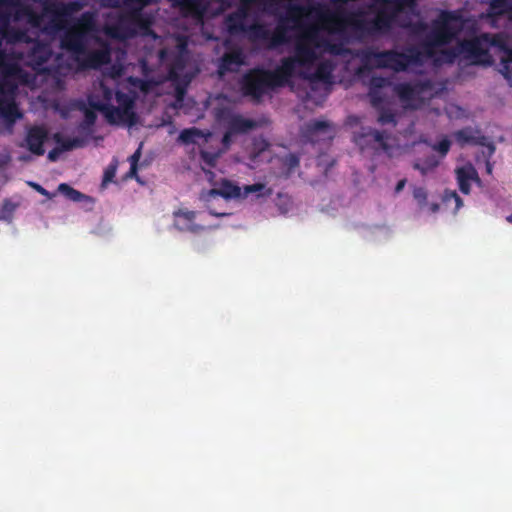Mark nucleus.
<instances>
[{
    "instance_id": "f704fd0d",
    "label": "nucleus",
    "mask_w": 512,
    "mask_h": 512,
    "mask_svg": "<svg viewBox=\"0 0 512 512\" xmlns=\"http://www.w3.org/2000/svg\"><path fill=\"white\" fill-rule=\"evenodd\" d=\"M511 7V0H489L488 15L499 17L504 10Z\"/></svg>"
},
{
    "instance_id": "79ce46f5",
    "label": "nucleus",
    "mask_w": 512,
    "mask_h": 512,
    "mask_svg": "<svg viewBox=\"0 0 512 512\" xmlns=\"http://www.w3.org/2000/svg\"><path fill=\"white\" fill-rule=\"evenodd\" d=\"M388 78L381 76H373L370 78V89L368 91H380L382 88L389 86Z\"/></svg>"
},
{
    "instance_id": "13d9d810",
    "label": "nucleus",
    "mask_w": 512,
    "mask_h": 512,
    "mask_svg": "<svg viewBox=\"0 0 512 512\" xmlns=\"http://www.w3.org/2000/svg\"><path fill=\"white\" fill-rule=\"evenodd\" d=\"M237 133L235 132H227L225 131L224 133V137H222V144L225 145V147H228L229 143H231V137L233 135H236Z\"/></svg>"
},
{
    "instance_id": "4be33fe9",
    "label": "nucleus",
    "mask_w": 512,
    "mask_h": 512,
    "mask_svg": "<svg viewBox=\"0 0 512 512\" xmlns=\"http://www.w3.org/2000/svg\"><path fill=\"white\" fill-rule=\"evenodd\" d=\"M244 64V55L241 49H235L230 52L224 53V56L220 57L219 60V72L220 76H224L227 73H234Z\"/></svg>"
},
{
    "instance_id": "cd10ccee",
    "label": "nucleus",
    "mask_w": 512,
    "mask_h": 512,
    "mask_svg": "<svg viewBox=\"0 0 512 512\" xmlns=\"http://www.w3.org/2000/svg\"><path fill=\"white\" fill-rule=\"evenodd\" d=\"M175 215V226H177L178 230H186V231H194V225L192 222L194 221L195 213L194 211H182L179 210L174 213Z\"/></svg>"
},
{
    "instance_id": "f257e3e1",
    "label": "nucleus",
    "mask_w": 512,
    "mask_h": 512,
    "mask_svg": "<svg viewBox=\"0 0 512 512\" xmlns=\"http://www.w3.org/2000/svg\"><path fill=\"white\" fill-rule=\"evenodd\" d=\"M402 12L378 7L375 17L367 19L363 10L347 12L343 9L331 10L321 4L312 6L294 3L288 5V20L299 24L301 19L314 15L328 34L344 35L345 30L350 29L357 38H364L387 34L392 29L395 18Z\"/></svg>"
},
{
    "instance_id": "bb28decb",
    "label": "nucleus",
    "mask_w": 512,
    "mask_h": 512,
    "mask_svg": "<svg viewBox=\"0 0 512 512\" xmlns=\"http://www.w3.org/2000/svg\"><path fill=\"white\" fill-rule=\"evenodd\" d=\"M439 166V159L432 153L425 155L424 158H417L412 164V168L418 170L422 176L428 172L433 171Z\"/></svg>"
},
{
    "instance_id": "a878e982",
    "label": "nucleus",
    "mask_w": 512,
    "mask_h": 512,
    "mask_svg": "<svg viewBox=\"0 0 512 512\" xmlns=\"http://www.w3.org/2000/svg\"><path fill=\"white\" fill-rule=\"evenodd\" d=\"M257 127V123L251 119L236 114L227 123V132L243 134Z\"/></svg>"
},
{
    "instance_id": "864d4df0",
    "label": "nucleus",
    "mask_w": 512,
    "mask_h": 512,
    "mask_svg": "<svg viewBox=\"0 0 512 512\" xmlns=\"http://www.w3.org/2000/svg\"><path fill=\"white\" fill-rule=\"evenodd\" d=\"M286 165H288V167L291 169L299 166V157H297L295 154H290V156L286 157Z\"/></svg>"
},
{
    "instance_id": "a18cd8bd",
    "label": "nucleus",
    "mask_w": 512,
    "mask_h": 512,
    "mask_svg": "<svg viewBox=\"0 0 512 512\" xmlns=\"http://www.w3.org/2000/svg\"><path fill=\"white\" fill-rule=\"evenodd\" d=\"M368 99H370V104H372L373 108L387 107L382 104L384 99L379 90H368Z\"/></svg>"
},
{
    "instance_id": "a211bd4d",
    "label": "nucleus",
    "mask_w": 512,
    "mask_h": 512,
    "mask_svg": "<svg viewBox=\"0 0 512 512\" xmlns=\"http://www.w3.org/2000/svg\"><path fill=\"white\" fill-rule=\"evenodd\" d=\"M172 3L183 16L192 17L196 21L204 19L208 7V0H172Z\"/></svg>"
},
{
    "instance_id": "6ab92c4d",
    "label": "nucleus",
    "mask_w": 512,
    "mask_h": 512,
    "mask_svg": "<svg viewBox=\"0 0 512 512\" xmlns=\"http://www.w3.org/2000/svg\"><path fill=\"white\" fill-rule=\"evenodd\" d=\"M150 4H152V0H108V7L114 9L125 8L127 10L125 16L133 22L141 21L142 9Z\"/></svg>"
},
{
    "instance_id": "1a4fd4ad",
    "label": "nucleus",
    "mask_w": 512,
    "mask_h": 512,
    "mask_svg": "<svg viewBox=\"0 0 512 512\" xmlns=\"http://www.w3.org/2000/svg\"><path fill=\"white\" fill-rule=\"evenodd\" d=\"M270 193V189L265 188V185L262 183H254L241 188L228 180H224L219 188H212L204 195V201L211 202L219 197L224 199H245L252 194H256V197L270 196Z\"/></svg>"
},
{
    "instance_id": "37998d69",
    "label": "nucleus",
    "mask_w": 512,
    "mask_h": 512,
    "mask_svg": "<svg viewBox=\"0 0 512 512\" xmlns=\"http://www.w3.org/2000/svg\"><path fill=\"white\" fill-rule=\"evenodd\" d=\"M269 147L270 143L264 138H257L252 141V152H254V157H258L261 153L268 150Z\"/></svg>"
},
{
    "instance_id": "b1692460",
    "label": "nucleus",
    "mask_w": 512,
    "mask_h": 512,
    "mask_svg": "<svg viewBox=\"0 0 512 512\" xmlns=\"http://www.w3.org/2000/svg\"><path fill=\"white\" fill-rule=\"evenodd\" d=\"M331 138V124L326 120H311L304 126V137L315 142L318 136Z\"/></svg>"
},
{
    "instance_id": "2f4dec72",
    "label": "nucleus",
    "mask_w": 512,
    "mask_h": 512,
    "mask_svg": "<svg viewBox=\"0 0 512 512\" xmlns=\"http://www.w3.org/2000/svg\"><path fill=\"white\" fill-rule=\"evenodd\" d=\"M184 68H186V57L182 53H178L177 56L172 59V62H170V81H178L179 76H181V73H183Z\"/></svg>"
},
{
    "instance_id": "2eb2a0df",
    "label": "nucleus",
    "mask_w": 512,
    "mask_h": 512,
    "mask_svg": "<svg viewBox=\"0 0 512 512\" xmlns=\"http://www.w3.org/2000/svg\"><path fill=\"white\" fill-rule=\"evenodd\" d=\"M83 6V3L78 0L68 3L46 0L45 3H43V13L52 16L54 19H61L81 11Z\"/></svg>"
},
{
    "instance_id": "7c9ffc66",
    "label": "nucleus",
    "mask_w": 512,
    "mask_h": 512,
    "mask_svg": "<svg viewBox=\"0 0 512 512\" xmlns=\"http://www.w3.org/2000/svg\"><path fill=\"white\" fill-rule=\"evenodd\" d=\"M58 192L62 196L66 197L67 200L73 202L89 201L91 199L89 196L82 194L66 183H61L58 185Z\"/></svg>"
},
{
    "instance_id": "423d86ee",
    "label": "nucleus",
    "mask_w": 512,
    "mask_h": 512,
    "mask_svg": "<svg viewBox=\"0 0 512 512\" xmlns=\"http://www.w3.org/2000/svg\"><path fill=\"white\" fill-rule=\"evenodd\" d=\"M301 20H303V18ZM291 23L301 30V33H299L298 36H296V40H294V54L284 57L282 60H291L301 67H309L313 65L318 58L316 54V50L318 49L324 48L332 53H339V45L332 44L327 39L320 36L316 26H304L302 21H299V23L291 21Z\"/></svg>"
},
{
    "instance_id": "5fc2aeb1",
    "label": "nucleus",
    "mask_w": 512,
    "mask_h": 512,
    "mask_svg": "<svg viewBox=\"0 0 512 512\" xmlns=\"http://www.w3.org/2000/svg\"><path fill=\"white\" fill-rule=\"evenodd\" d=\"M30 186H32L35 191H37L38 194H41L42 196H46L48 198H51L52 195L45 189L43 186L37 184V183H30Z\"/></svg>"
},
{
    "instance_id": "8fccbe9b",
    "label": "nucleus",
    "mask_w": 512,
    "mask_h": 512,
    "mask_svg": "<svg viewBox=\"0 0 512 512\" xmlns=\"http://www.w3.org/2000/svg\"><path fill=\"white\" fill-rule=\"evenodd\" d=\"M312 76L317 80L326 81L329 78V69L324 64H320V66L315 69L314 75Z\"/></svg>"
},
{
    "instance_id": "dca6fc26",
    "label": "nucleus",
    "mask_w": 512,
    "mask_h": 512,
    "mask_svg": "<svg viewBox=\"0 0 512 512\" xmlns=\"http://www.w3.org/2000/svg\"><path fill=\"white\" fill-rule=\"evenodd\" d=\"M0 36L8 43H29L25 30L10 25L9 14L0 10Z\"/></svg>"
},
{
    "instance_id": "f8f14e48",
    "label": "nucleus",
    "mask_w": 512,
    "mask_h": 512,
    "mask_svg": "<svg viewBox=\"0 0 512 512\" xmlns=\"http://www.w3.org/2000/svg\"><path fill=\"white\" fill-rule=\"evenodd\" d=\"M462 57L474 65L489 66L492 64V56L479 38L467 39L459 43L456 48Z\"/></svg>"
},
{
    "instance_id": "603ef678",
    "label": "nucleus",
    "mask_w": 512,
    "mask_h": 512,
    "mask_svg": "<svg viewBox=\"0 0 512 512\" xmlns=\"http://www.w3.org/2000/svg\"><path fill=\"white\" fill-rule=\"evenodd\" d=\"M414 199L418 204L424 205L426 203V190L423 187H415Z\"/></svg>"
},
{
    "instance_id": "49530a36",
    "label": "nucleus",
    "mask_w": 512,
    "mask_h": 512,
    "mask_svg": "<svg viewBox=\"0 0 512 512\" xmlns=\"http://www.w3.org/2000/svg\"><path fill=\"white\" fill-rule=\"evenodd\" d=\"M44 16H47V15L44 13L35 12V13H31L29 15L24 16V19H25V21H27V23L32 25V27L38 28L41 25V23L43 22Z\"/></svg>"
},
{
    "instance_id": "c03bdc74",
    "label": "nucleus",
    "mask_w": 512,
    "mask_h": 512,
    "mask_svg": "<svg viewBox=\"0 0 512 512\" xmlns=\"http://www.w3.org/2000/svg\"><path fill=\"white\" fill-rule=\"evenodd\" d=\"M431 150L439 153V156L444 158L450 150V141L447 138H443L441 141L431 145Z\"/></svg>"
},
{
    "instance_id": "bf43d9fd",
    "label": "nucleus",
    "mask_w": 512,
    "mask_h": 512,
    "mask_svg": "<svg viewBox=\"0 0 512 512\" xmlns=\"http://www.w3.org/2000/svg\"><path fill=\"white\" fill-rule=\"evenodd\" d=\"M407 183V180L401 179L399 180L398 184H396V188H394V192L400 193L402 189L405 187V184Z\"/></svg>"
},
{
    "instance_id": "393cba45",
    "label": "nucleus",
    "mask_w": 512,
    "mask_h": 512,
    "mask_svg": "<svg viewBox=\"0 0 512 512\" xmlns=\"http://www.w3.org/2000/svg\"><path fill=\"white\" fill-rule=\"evenodd\" d=\"M51 57V51L46 44L35 41L33 47L29 52V66L33 69H39L49 60Z\"/></svg>"
},
{
    "instance_id": "f3484780",
    "label": "nucleus",
    "mask_w": 512,
    "mask_h": 512,
    "mask_svg": "<svg viewBox=\"0 0 512 512\" xmlns=\"http://www.w3.org/2000/svg\"><path fill=\"white\" fill-rule=\"evenodd\" d=\"M491 44L501 50V62H499V73L504 76L505 80L511 83L512 79V42L508 43L501 37L492 39Z\"/></svg>"
},
{
    "instance_id": "338daca9",
    "label": "nucleus",
    "mask_w": 512,
    "mask_h": 512,
    "mask_svg": "<svg viewBox=\"0 0 512 512\" xmlns=\"http://www.w3.org/2000/svg\"><path fill=\"white\" fill-rule=\"evenodd\" d=\"M438 209H439V205L438 204L431 205V211L436 212Z\"/></svg>"
},
{
    "instance_id": "4468645a",
    "label": "nucleus",
    "mask_w": 512,
    "mask_h": 512,
    "mask_svg": "<svg viewBox=\"0 0 512 512\" xmlns=\"http://www.w3.org/2000/svg\"><path fill=\"white\" fill-rule=\"evenodd\" d=\"M74 58L80 68L98 70L110 63V47L104 43L101 48L93 51L87 50L79 56L74 55Z\"/></svg>"
},
{
    "instance_id": "7ed1b4c3",
    "label": "nucleus",
    "mask_w": 512,
    "mask_h": 512,
    "mask_svg": "<svg viewBox=\"0 0 512 512\" xmlns=\"http://www.w3.org/2000/svg\"><path fill=\"white\" fill-rule=\"evenodd\" d=\"M302 67L291 59L280 60V66L274 70L259 67L248 70L241 77L240 86L244 96L258 102L269 91L285 86L294 76L296 68Z\"/></svg>"
},
{
    "instance_id": "5701e85b",
    "label": "nucleus",
    "mask_w": 512,
    "mask_h": 512,
    "mask_svg": "<svg viewBox=\"0 0 512 512\" xmlns=\"http://www.w3.org/2000/svg\"><path fill=\"white\" fill-rule=\"evenodd\" d=\"M456 179L457 184H459L460 193L462 194H469V184L472 182L479 183L476 168H474L471 163L456 168Z\"/></svg>"
},
{
    "instance_id": "6e6552de",
    "label": "nucleus",
    "mask_w": 512,
    "mask_h": 512,
    "mask_svg": "<svg viewBox=\"0 0 512 512\" xmlns=\"http://www.w3.org/2000/svg\"><path fill=\"white\" fill-rule=\"evenodd\" d=\"M390 134L386 131H379L372 127L364 126L354 134V143L359 147L360 152L368 153L373 158L385 156L392 159L399 147L389 142Z\"/></svg>"
},
{
    "instance_id": "69168bd1",
    "label": "nucleus",
    "mask_w": 512,
    "mask_h": 512,
    "mask_svg": "<svg viewBox=\"0 0 512 512\" xmlns=\"http://www.w3.org/2000/svg\"><path fill=\"white\" fill-rule=\"evenodd\" d=\"M486 173H492V164H490L489 160H486Z\"/></svg>"
},
{
    "instance_id": "c85d7f7f",
    "label": "nucleus",
    "mask_w": 512,
    "mask_h": 512,
    "mask_svg": "<svg viewBox=\"0 0 512 512\" xmlns=\"http://www.w3.org/2000/svg\"><path fill=\"white\" fill-rule=\"evenodd\" d=\"M115 98V92L112 90V88L105 85L103 82L100 83V88H98V91L95 93H92L88 95L87 101L90 102L91 100L98 101L100 103H112V99Z\"/></svg>"
},
{
    "instance_id": "680f3d73",
    "label": "nucleus",
    "mask_w": 512,
    "mask_h": 512,
    "mask_svg": "<svg viewBox=\"0 0 512 512\" xmlns=\"http://www.w3.org/2000/svg\"><path fill=\"white\" fill-rule=\"evenodd\" d=\"M501 16H506L507 19H509V21L512 22V7L504 10V12H502Z\"/></svg>"
},
{
    "instance_id": "39448f33",
    "label": "nucleus",
    "mask_w": 512,
    "mask_h": 512,
    "mask_svg": "<svg viewBox=\"0 0 512 512\" xmlns=\"http://www.w3.org/2000/svg\"><path fill=\"white\" fill-rule=\"evenodd\" d=\"M467 21L461 9L441 10L438 17L431 21L430 33L426 34L423 41L426 57L431 58L435 48L445 47L456 40Z\"/></svg>"
},
{
    "instance_id": "c9c22d12",
    "label": "nucleus",
    "mask_w": 512,
    "mask_h": 512,
    "mask_svg": "<svg viewBox=\"0 0 512 512\" xmlns=\"http://www.w3.org/2000/svg\"><path fill=\"white\" fill-rule=\"evenodd\" d=\"M54 142L59 145L58 149L62 151H71L81 146L78 138H63L60 134H54Z\"/></svg>"
},
{
    "instance_id": "4c0bfd02",
    "label": "nucleus",
    "mask_w": 512,
    "mask_h": 512,
    "mask_svg": "<svg viewBox=\"0 0 512 512\" xmlns=\"http://www.w3.org/2000/svg\"><path fill=\"white\" fill-rule=\"evenodd\" d=\"M18 207V203H15L9 199L3 200V205H1V220H10L12 219V215Z\"/></svg>"
},
{
    "instance_id": "4d7b16f0",
    "label": "nucleus",
    "mask_w": 512,
    "mask_h": 512,
    "mask_svg": "<svg viewBox=\"0 0 512 512\" xmlns=\"http://www.w3.org/2000/svg\"><path fill=\"white\" fill-rule=\"evenodd\" d=\"M62 151L63 150L58 149L57 147L51 149L50 152H48V160L56 161L57 158L59 157L60 152H62Z\"/></svg>"
},
{
    "instance_id": "e433bc0d",
    "label": "nucleus",
    "mask_w": 512,
    "mask_h": 512,
    "mask_svg": "<svg viewBox=\"0 0 512 512\" xmlns=\"http://www.w3.org/2000/svg\"><path fill=\"white\" fill-rule=\"evenodd\" d=\"M201 136L202 132L197 128L183 129V131L178 134V142L184 145L194 144L195 140Z\"/></svg>"
},
{
    "instance_id": "de8ad7c7",
    "label": "nucleus",
    "mask_w": 512,
    "mask_h": 512,
    "mask_svg": "<svg viewBox=\"0 0 512 512\" xmlns=\"http://www.w3.org/2000/svg\"><path fill=\"white\" fill-rule=\"evenodd\" d=\"M96 110L92 108H85L83 109V122H85V125L88 127L94 125L96 122Z\"/></svg>"
},
{
    "instance_id": "9d476101",
    "label": "nucleus",
    "mask_w": 512,
    "mask_h": 512,
    "mask_svg": "<svg viewBox=\"0 0 512 512\" xmlns=\"http://www.w3.org/2000/svg\"><path fill=\"white\" fill-rule=\"evenodd\" d=\"M86 15H83L82 22L72 26L62 34L61 48L72 55H81L88 46V29L91 27L89 22L83 21Z\"/></svg>"
},
{
    "instance_id": "473e14b6",
    "label": "nucleus",
    "mask_w": 512,
    "mask_h": 512,
    "mask_svg": "<svg viewBox=\"0 0 512 512\" xmlns=\"http://www.w3.org/2000/svg\"><path fill=\"white\" fill-rule=\"evenodd\" d=\"M380 7H388V9H396V11H405L406 9H414L416 0H378Z\"/></svg>"
},
{
    "instance_id": "3c124183",
    "label": "nucleus",
    "mask_w": 512,
    "mask_h": 512,
    "mask_svg": "<svg viewBox=\"0 0 512 512\" xmlns=\"http://www.w3.org/2000/svg\"><path fill=\"white\" fill-rule=\"evenodd\" d=\"M201 160H203L207 166L213 167L215 166V161H217V155L203 150L201 151Z\"/></svg>"
},
{
    "instance_id": "774afa93",
    "label": "nucleus",
    "mask_w": 512,
    "mask_h": 512,
    "mask_svg": "<svg viewBox=\"0 0 512 512\" xmlns=\"http://www.w3.org/2000/svg\"><path fill=\"white\" fill-rule=\"evenodd\" d=\"M507 222L512 224V213L509 216H507Z\"/></svg>"
},
{
    "instance_id": "ea45409f",
    "label": "nucleus",
    "mask_w": 512,
    "mask_h": 512,
    "mask_svg": "<svg viewBox=\"0 0 512 512\" xmlns=\"http://www.w3.org/2000/svg\"><path fill=\"white\" fill-rule=\"evenodd\" d=\"M457 49H445L439 52V56L435 58L436 63H453L455 58L459 56Z\"/></svg>"
},
{
    "instance_id": "58836bf2",
    "label": "nucleus",
    "mask_w": 512,
    "mask_h": 512,
    "mask_svg": "<svg viewBox=\"0 0 512 512\" xmlns=\"http://www.w3.org/2000/svg\"><path fill=\"white\" fill-rule=\"evenodd\" d=\"M114 99H116L117 104H119V106H116L117 108L133 109L134 100L127 93L117 90L116 98Z\"/></svg>"
},
{
    "instance_id": "a19ab883",
    "label": "nucleus",
    "mask_w": 512,
    "mask_h": 512,
    "mask_svg": "<svg viewBox=\"0 0 512 512\" xmlns=\"http://www.w3.org/2000/svg\"><path fill=\"white\" fill-rule=\"evenodd\" d=\"M443 200L447 204L454 202V211L456 212L463 206V201L455 191L446 190V192H444Z\"/></svg>"
},
{
    "instance_id": "c756f323",
    "label": "nucleus",
    "mask_w": 512,
    "mask_h": 512,
    "mask_svg": "<svg viewBox=\"0 0 512 512\" xmlns=\"http://www.w3.org/2000/svg\"><path fill=\"white\" fill-rule=\"evenodd\" d=\"M377 109V124L385 127H395L397 125V115L389 107H380Z\"/></svg>"
},
{
    "instance_id": "9b49d317",
    "label": "nucleus",
    "mask_w": 512,
    "mask_h": 512,
    "mask_svg": "<svg viewBox=\"0 0 512 512\" xmlns=\"http://www.w3.org/2000/svg\"><path fill=\"white\" fill-rule=\"evenodd\" d=\"M88 107L103 114L108 124H127L130 127L136 124V113L133 108H116L112 104L100 103L95 100H91Z\"/></svg>"
},
{
    "instance_id": "ddd939ff",
    "label": "nucleus",
    "mask_w": 512,
    "mask_h": 512,
    "mask_svg": "<svg viewBox=\"0 0 512 512\" xmlns=\"http://www.w3.org/2000/svg\"><path fill=\"white\" fill-rule=\"evenodd\" d=\"M452 137L460 147L472 145L486 148V158L488 159L495 152V146L482 134L481 129L465 126L463 129L452 132Z\"/></svg>"
},
{
    "instance_id": "0eeeda50",
    "label": "nucleus",
    "mask_w": 512,
    "mask_h": 512,
    "mask_svg": "<svg viewBox=\"0 0 512 512\" xmlns=\"http://www.w3.org/2000/svg\"><path fill=\"white\" fill-rule=\"evenodd\" d=\"M362 62L376 69H388L396 73L405 72L412 65L421 64V51L415 47H409L405 52L395 49L386 51H374L366 49L362 51Z\"/></svg>"
},
{
    "instance_id": "20e7f679",
    "label": "nucleus",
    "mask_w": 512,
    "mask_h": 512,
    "mask_svg": "<svg viewBox=\"0 0 512 512\" xmlns=\"http://www.w3.org/2000/svg\"><path fill=\"white\" fill-rule=\"evenodd\" d=\"M247 8H241L239 12L228 15V32L232 34H243L252 44L261 45L265 49L275 50L289 41L287 31L289 29L284 25V21H290L285 18L280 19L274 31H270L266 24L257 21L247 25L244 23L245 11Z\"/></svg>"
},
{
    "instance_id": "09e8293b",
    "label": "nucleus",
    "mask_w": 512,
    "mask_h": 512,
    "mask_svg": "<svg viewBox=\"0 0 512 512\" xmlns=\"http://www.w3.org/2000/svg\"><path fill=\"white\" fill-rule=\"evenodd\" d=\"M139 158H141V147H138V149L133 152L132 156H130V171H128V175H136L137 161H139Z\"/></svg>"
},
{
    "instance_id": "6e6d98bb",
    "label": "nucleus",
    "mask_w": 512,
    "mask_h": 512,
    "mask_svg": "<svg viewBox=\"0 0 512 512\" xmlns=\"http://www.w3.org/2000/svg\"><path fill=\"white\" fill-rule=\"evenodd\" d=\"M113 176H115V169L108 168V170L104 171L103 183L112 181Z\"/></svg>"
},
{
    "instance_id": "e2e57ef3",
    "label": "nucleus",
    "mask_w": 512,
    "mask_h": 512,
    "mask_svg": "<svg viewBox=\"0 0 512 512\" xmlns=\"http://www.w3.org/2000/svg\"><path fill=\"white\" fill-rule=\"evenodd\" d=\"M414 28L417 30H424L426 29V24L421 21H418L414 24Z\"/></svg>"
},
{
    "instance_id": "052dcab7",
    "label": "nucleus",
    "mask_w": 512,
    "mask_h": 512,
    "mask_svg": "<svg viewBox=\"0 0 512 512\" xmlns=\"http://www.w3.org/2000/svg\"><path fill=\"white\" fill-rule=\"evenodd\" d=\"M256 0H241V9H247L251 4L255 3Z\"/></svg>"
},
{
    "instance_id": "72a5a7b5",
    "label": "nucleus",
    "mask_w": 512,
    "mask_h": 512,
    "mask_svg": "<svg viewBox=\"0 0 512 512\" xmlns=\"http://www.w3.org/2000/svg\"><path fill=\"white\" fill-rule=\"evenodd\" d=\"M394 90H396V93H398L402 101H412L415 99L416 93L418 92L415 85L407 82L398 84Z\"/></svg>"
},
{
    "instance_id": "0e129e2a",
    "label": "nucleus",
    "mask_w": 512,
    "mask_h": 512,
    "mask_svg": "<svg viewBox=\"0 0 512 512\" xmlns=\"http://www.w3.org/2000/svg\"><path fill=\"white\" fill-rule=\"evenodd\" d=\"M209 212H211V215H213V216H217V217L225 216V215H226V213H225V212H222V211H216V210H213V209H209Z\"/></svg>"
},
{
    "instance_id": "aec40b11",
    "label": "nucleus",
    "mask_w": 512,
    "mask_h": 512,
    "mask_svg": "<svg viewBox=\"0 0 512 512\" xmlns=\"http://www.w3.org/2000/svg\"><path fill=\"white\" fill-rule=\"evenodd\" d=\"M47 140V130L43 126H32L27 130V136H25V143H27V149L30 153L36 156L44 155L43 145Z\"/></svg>"
},
{
    "instance_id": "f03ea898",
    "label": "nucleus",
    "mask_w": 512,
    "mask_h": 512,
    "mask_svg": "<svg viewBox=\"0 0 512 512\" xmlns=\"http://www.w3.org/2000/svg\"><path fill=\"white\" fill-rule=\"evenodd\" d=\"M20 60V52H7L0 48V116L9 125L14 124L21 117L15 103L17 94L15 80H20V83H28L30 78V74L18 64Z\"/></svg>"
},
{
    "instance_id": "412c9836",
    "label": "nucleus",
    "mask_w": 512,
    "mask_h": 512,
    "mask_svg": "<svg viewBox=\"0 0 512 512\" xmlns=\"http://www.w3.org/2000/svg\"><path fill=\"white\" fill-rule=\"evenodd\" d=\"M0 11L9 14L11 22L21 21L24 16L36 13L31 6L21 3L20 0H0Z\"/></svg>"
}]
</instances>
